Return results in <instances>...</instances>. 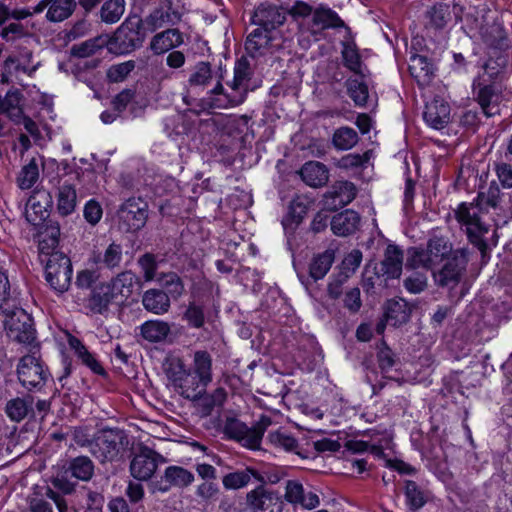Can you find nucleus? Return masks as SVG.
<instances>
[{"label":"nucleus","mask_w":512,"mask_h":512,"mask_svg":"<svg viewBox=\"0 0 512 512\" xmlns=\"http://www.w3.org/2000/svg\"><path fill=\"white\" fill-rule=\"evenodd\" d=\"M24 355L17 366V375L20 383L28 390H40L46 383L49 372L44 367L40 357L34 350Z\"/></svg>","instance_id":"7"},{"label":"nucleus","mask_w":512,"mask_h":512,"mask_svg":"<svg viewBox=\"0 0 512 512\" xmlns=\"http://www.w3.org/2000/svg\"><path fill=\"white\" fill-rule=\"evenodd\" d=\"M360 223V217L357 212L353 210H345L335 215L331 221V230L337 236H348L354 233Z\"/></svg>","instance_id":"24"},{"label":"nucleus","mask_w":512,"mask_h":512,"mask_svg":"<svg viewBox=\"0 0 512 512\" xmlns=\"http://www.w3.org/2000/svg\"><path fill=\"white\" fill-rule=\"evenodd\" d=\"M45 261V280L49 287L57 294L62 295L68 291L73 274L70 258L63 252H52Z\"/></svg>","instance_id":"4"},{"label":"nucleus","mask_w":512,"mask_h":512,"mask_svg":"<svg viewBox=\"0 0 512 512\" xmlns=\"http://www.w3.org/2000/svg\"><path fill=\"white\" fill-rule=\"evenodd\" d=\"M181 20V13L172 5H162L154 9L145 19V23L152 31L165 26H174Z\"/></svg>","instance_id":"20"},{"label":"nucleus","mask_w":512,"mask_h":512,"mask_svg":"<svg viewBox=\"0 0 512 512\" xmlns=\"http://www.w3.org/2000/svg\"><path fill=\"white\" fill-rule=\"evenodd\" d=\"M127 436L119 428H103L92 438L90 453L101 463L113 462L127 444Z\"/></svg>","instance_id":"2"},{"label":"nucleus","mask_w":512,"mask_h":512,"mask_svg":"<svg viewBox=\"0 0 512 512\" xmlns=\"http://www.w3.org/2000/svg\"><path fill=\"white\" fill-rule=\"evenodd\" d=\"M57 211L62 216H67L75 211L77 205V193L75 186L65 180L58 188L56 194Z\"/></svg>","instance_id":"29"},{"label":"nucleus","mask_w":512,"mask_h":512,"mask_svg":"<svg viewBox=\"0 0 512 512\" xmlns=\"http://www.w3.org/2000/svg\"><path fill=\"white\" fill-rule=\"evenodd\" d=\"M286 20V11L279 6L272 4H261L252 16L253 24L265 30H274L281 26Z\"/></svg>","instance_id":"15"},{"label":"nucleus","mask_w":512,"mask_h":512,"mask_svg":"<svg viewBox=\"0 0 512 512\" xmlns=\"http://www.w3.org/2000/svg\"><path fill=\"white\" fill-rule=\"evenodd\" d=\"M469 262V250L467 248L455 249L450 257L445 260L443 266L437 270L433 269L434 282L439 287L453 289L465 275Z\"/></svg>","instance_id":"5"},{"label":"nucleus","mask_w":512,"mask_h":512,"mask_svg":"<svg viewBox=\"0 0 512 512\" xmlns=\"http://www.w3.org/2000/svg\"><path fill=\"white\" fill-rule=\"evenodd\" d=\"M482 35L484 41L492 47H500L505 39V32L499 24L491 25Z\"/></svg>","instance_id":"59"},{"label":"nucleus","mask_w":512,"mask_h":512,"mask_svg":"<svg viewBox=\"0 0 512 512\" xmlns=\"http://www.w3.org/2000/svg\"><path fill=\"white\" fill-rule=\"evenodd\" d=\"M454 252L450 239L443 235L433 234L427 241L426 248L412 247L408 250L406 266L416 269L433 270Z\"/></svg>","instance_id":"1"},{"label":"nucleus","mask_w":512,"mask_h":512,"mask_svg":"<svg viewBox=\"0 0 512 512\" xmlns=\"http://www.w3.org/2000/svg\"><path fill=\"white\" fill-rule=\"evenodd\" d=\"M430 24L437 28H443L451 18L450 8L446 4H436L428 11Z\"/></svg>","instance_id":"52"},{"label":"nucleus","mask_w":512,"mask_h":512,"mask_svg":"<svg viewBox=\"0 0 512 512\" xmlns=\"http://www.w3.org/2000/svg\"><path fill=\"white\" fill-rule=\"evenodd\" d=\"M125 11L124 0H106L100 10L103 22L113 24L118 22Z\"/></svg>","instance_id":"47"},{"label":"nucleus","mask_w":512,"mask_h":512,"mask_svg":"<svg viewBox=\"0 0 512 512\" xmlns=\"http://www.w3.org/2000/svg\"><path fill=\"white\" fill-rule=\"evenodd\" d=\"M404 287L413 294H418L427 287V277L421 273H414L404 280Z\"/></svg>","instance_id":"62"},{"label":"nucleus","mask_w":512,"mask_h":512,"mask_svg":"<svg viewBox=\"0 0 512 512\" xmlns=\"http://www.w3.org/2000/svg\"><path fill=\"white\" fill-rule=\"evenodd\" d=\"M285 499L292 504H299L305 509H314L320 503L316 493H305L303 485L297 481L289 480L285 487Z\"/></svg>","instance_id":"19"},{"label":"nucleus","mask_w":512,"mask_h":512,"mask_svg":"<svg viewBox=\"0 0 512 512\" xmlns=\"http://www.w3.org/2000/svg\"><path fill=\"white\" fill-rule=\"evenodd\" d=\"M477 101L487 117H492L500 113L501 94L495 84L477 85Z\"/></svg>","instance_id":"16"},{"label":"nucleus","mask_w":512,"mask_h":512,"mask_svg":"<svg viewBox=\"0 0 512 512\" xmlns=\"http://www.w3.org/2000/svg\"><path fill=\"white\" fill-rule=\"evenodd\" d=\"M359 141L356 130L343 126L336 129L332 136V143L337 150H349Z\"/></svg>","instance_id":"45"},{"label":"nucleus","mask_w":512,"mask_h":512,"mask_svg":"<svg viewBox=\"0 0 512 512\" xmlns=\"http://www.w3.org/2000/svg\"><path fill=\"white\" fill-rule=\"evenodd\" d=\"M346 88L349 97L356 106H365L369 97L368 87L364 81L358 77L349 78L346 81Z\"/></svg>","instance_id":"46"},{"label":"nucleus","mask_w":512,"mask_h":512,"mask_svg":"<svg viewBox=\"0 0 512 512\" xmlns=\"http://www.w3.org/2000/svg\"><path fill=\"white\" fill-rule=\"evenodd\" d=\"M114 40L123 53L136 49L142 43L138 30L131 27L127 22L122 23L116 30Z\"/></svg>","instance_id":"32"},{"label":"nucleus","mask_w":512,"mask_h":512,"mask_svg":"<svg viewBox=\"0 0 512 512\" xmlns=\"http://www.w3.org/2000/svg\"><path fill=\"white\" fill-rule=\"evenodd\" d=\"M334 260L335 252L332 249L314 255L309 264L310 277L315 281L323 279L329 272Z\"/></svg>","instance_id":"34"},{"label":"nucleus","mask_w":512,"mask_h":512,"mask_svg":"<svg viewBox=\"0 0 512 512\" xmlns=\"http://www.w3.org/2000/svg\"><path fill=\"white\" fill-rule=\"evenodd\" d=\"M252 478L262 484L265 483L264 477L257 470L249 467L226 474L222 483L225 489L237 490L247 486Z\"/></svg>","instance_id":"25"},{"label":"nucleus","mask_w":512,"mask_h":512,"mask_svg":"<svg viewBox=\"0 0 512 512\" xmlns=\"http://www.w3.org/2000/svg\"><path fill=\"white\" fill-rule=\"evenodd\" d=\"M145 281H152L156 277L157 264L154 255L146 253L139 259Z\"/></svg>","instance_id":"63"},{"label":"nucleus","mask_w":512,"mask_h":512,"mask_svg":"<svg viewBox=\"0 0 512 512\" xmlns=\"http://www.w3.org/2000/svg\"><path fill=\"white\" fill-rule=\"evenodd\" d=\"M370 159V153L365 152L363 154L351 153L343 156L340 159L339 165L345 169H353L363 166Z\"/></svg>","instance_id":"60"},{"label":"nucleus","mask_w":512,"mask_h":512,"mask_svg":"<svg viewBox=\"0 0 512 512\" xmlns=\"http://www.w3.org/2000/svg\"><path fill=\"white\" fill-rule=\"evenodd\" d=\"M251 76L252 70L249 61L245 57H241L235 63L234 78L229 84L232 92L226 95L230 106H238L245 101Z\"/></svg>","instance_id":"10"},{"label":"nucleus","mask_w":512,"mask_h":512,"mask_svg":"<svg viewBox=\"0 0 512 512\" xmlns=\"http://www.w3.org/2000/svg\"><path fill=\"white\" fill-rule=\"evenodd\" d=\"M500 202V190L497 186H490L487 192L480 193L477 197L476 205H479L481 210L484 207L496 209Z\"/></svg>","instance_id":"57"},{"label":"nucleus","mask_w":512,"mask_h":512,"mask_svg":"<svg viewBox=\"0 0 512 512\" xmlns=\"http://www.w3.org/2000/svg\"><path fill=\"white\" fill-rule=\"evenodd\" d=\"M68 344L83 365L88 367L95 374L103 375L105 373L104 368L95 355L91 353L78 338L70 337Z\"/></svg>","instance_id":"31"},{"label":"nucleus","mask_w":512,"mask_h":512,"mask_svg":"<svg viewBox=\"0 0 512 512\" xmlns=\"http://www.w3.org/2000/svg\"><path fill=\"white\" fill-rule=\"evenodd\" d=\"M270 425L271 419L267 416H261L253 427H248V432L243 436L240 443L250 449H259L264 432Z\"/></svg>","instance_id":"39"},{"label":"nucleus","mask_w":512,"mask_h":512,"mask_svg":"<svg viewBox=\"0 0 512 512\" xmlns=\"http://www.w3.org/2000/svg\"><path fill=\"white\" fill-rule=\"evenodd\" d=\"M158 281L167 290L169 298L178 299L185 291L181 278L174 272L163 274Z\"/></svg>","instance_id":"50"},{"label":"nucleus","mask_w":512,"mask_h":512,"mask_svg":"<svg viewBox=\"0 0 512 512\" xmlns=\"http://www.w3.org/2000/svg\"><path fill=\"white\" fill-rule=\"evenodd\" d=\"M268 440L275 447L283 448L286 451H293L297 447L296 439L281 430L269 433Z\"/></svg>","instance_id":"54"},{"label":"nucleus","mask_w":512,"mask_h":512,"mask_svg":"<svg viewBox=\"0 0 512 512\" xmlns=\"http://www.w3.org/2000/svg\"><path fill=\"white\" fill-rule=\"evenodd\" d=\"M84 218L91 225H96L102 218V207L96 200H89L84 207Z\"/></svg>","instance_id":"64"},{"label":"nucleus","mask_w":512,"mask_h":512,"mask_svg":"<svg viewBox=\"0 0 512 512\" xmlns=\"http://www.w3.org/2000/svg\"><path fill=\"white\" fill-rule=\"evenodd\" d=\"M123 260V250L120 244L111 243L104 251L94 250L88 262L97 268L113 270L118 268Z\"/></svg>","instance_id":"17"},{"label":"nucleus","mask_w":512,"mask_h":512,"mask_svg":"<svg viewBox=\"0 0 512 512\" xmlns=\"http://www.w3.org/2000/svg\"><path fill=\"white\" fill-rule=\"evenodd\" d=\"M136 283V277L131 271H124L119 273L110 282L106 283L111 292H113L116 300L120 298V301H124L131 296L133 287Z\"/></svg>","instance_id":"30"},{"label":"nucleus","mask_w":512,"mask_h":512,"mask_svg":"<svg viewBox=\"0 0 512 512\" xmlns=\"http://www.w3.org/2000/svg\"><path fill=\"white\" fill-rule=\"evenodd\" d=\"M411 316V308L408 303L403 300H390L387 303L385 318L388 323L393 326H399L409 321Z\"/></svg>","instance_id":"35"},{"label":"nucleus","mask_w":512,"mask_h":512,"mask_svg":"<svg viewBox=\"0 0 512 512\" xmlns=\"http://www.w3.org/2000/svg\"><path fill=\"white\" fill-rule=\"evenodd\" d=\"M142 304L147 311L156 315H162L169 311L170 298L162 290L149 289L143 294Z\"/></svg>","instance_id":"27"},{"label":"nucleus","mask_w":512,"mask_h":512,"mask_svg":"<svg viewBox=\"0 0 512 512\" xmlns=\"http://www.w3.org/2000/svg\"><path fill=\"white\" fill-rule=\"evenodd\" d=\"M409 72L421 87L428 85L433 77L432 65L425 56L418 54H414L410 57Z\"/></svg>","instance_id":"28"},{"label":"nucleus","mask_w":512,"mask_h":512,"mask_svg":"<svg viewBox=\"0 0 512 512\" xmlns=\"http://www.w3.org/2000/svg\"><path fill=\"white\" fill-rule=\"evenodd\" d=\"M135 68L133 61H126L116 65H112L107 72V77L112 82L123 81L131 71Z\"/></svg>","instance_id":"58"},{"label":"nucleus","mask_w":512,"mask_h":512,"mask_svg":"<svg viewBox=\"0 0 512 512\" xmlns=\"http://www.w3.org/2000/svg\"><path fill=\"white\" fill-rule=\"evenodd\" d=\"M95 465L88 456H77L68 462L65 474L76 478L77 480L87 482L94 475Z\"/></svg>","instance_id":"33"},{"label":"nucleus","mask_w":512,"mask_h":512,"mask_svg":"<svg viewBox=\"0 0 512 512\" xmlns=\"http://www.w3.org/2000/svg\"><path fill=\"white\" fill-rule=\"evenodd\" d=\"M5 328L12 341L29 347V351L38 349L33 319L25 310L17 308L7 315Z\"/></svg>","instance_id":"6"},{"label":"nucleus","mask_w":512,"mask_h":512,"mask_svg":"<svg viewBox=\"0 0 512 512\" xmlns=\"http://www.w3.org/2000/svg\"><path fill=\"white\" fill-rule=\"evenodd\" d=\"M166 461L161 454L147 446H142L131 459L130 474L139 481H147L154 475L158 466Z\"/></svg>","instance_id":"9"},{"label":"nucleus","mask_w":512,"mask_h":512,"mask_svg":"<svg viewBox=\"0 0 512 512\" xmlns=\"http://www.w3.org/2000/svg\"><path fill=\"white\" fill-rule=\"evenodd\" d=\"M425 122L434 129H442L450 119V107L441 99H434L425 106L423 113Z\"/></svg>","instance_id":"23"},{"label":"nucleus","mask_w":512,"mask_h":512,"mask_svg":"<svg viewBox=\"0 0 512 512\" xmlns=\"http://www.w3.org/2000/svg\"><path fill=\"white\" fill-rule=\"evenodd\" d=\"M213 79L211 65L208 62H199L191 73L188 82L190 86H206Z\"/></svg>","instance_id":"51"},{"label":"nucleus","mask_w":512,"mask_h":512,"mask_svg":"<svg viewBox=\"0 0 512 512\" xmlns=\"http://www.w3.org/2000/svg\"><path fill=\"white\" fill-rule=\"evenodd\" d=\"M170 332L169 325L160 320H150L142 324L141 334L150 342H159L166 338Z\"/></svg>","instance_id":"44"},{"label":"nucleus","mask_w":512,"mask_h":512,"mask_svg":"<svg viewBox=\"0 0 512 512\" xmlns=\"http://www.w3.org/2000/svg\"><path fill=\"white\" fill-rule=\"evenodd\" d=\"M312 22L315 26L322 30L344 27V22L339 17V15L324 5H320L314 10Z\"/></svg>","instance_id":"37"},{"label":"nucleus","mask_w":512,"mask_h":512,"mask_svg":"<svg viewBox=\"0 0 512 512\" xmlns=\"http://www.w3.org/2000/svg\"><path fill=\"white\" fill-rule=\"evenodd\" d=\"M362 257V252L359 249H353L349 252L341 263V274L349 278L359 268Z\"/></svg>","instance_id":"56"},{"label":"nucleus","mask_w":512,"mask_h":512,"mask_svg":"<svg viewBox=\"0 0 512 512\" xmlns=\"http://www.w3.org/2000/svg\"><path fill=\"white\" fill-rule=\"evenodd\" d=\"M120 227L127 232L138 231L146 224L148 204L140 198H129L117 212Z\"/></svg>","instance_id":"8"},{"label":"nucleus","mask_w":512,"mask_h":512,"mask_svg":"<svg viewBox=\"0 0 512 512\" xmlns=\"http://www.w3.org/2000/svg\"><path fill=\"white\" fill-rule=\"evenodd\" d=\"M224 430L230 438L240 442L243 436L248 432V426L237 419H228Z\"/></svg>","instance_id":"61"},{"label":"nucleus","mask_w":512,"mask_h":512,"mask_svg":"<svg viewBox=\"0 0 512 512\" xmlns=\"http://www.w3.org/2000/svg\"><path fill=\"white\" fill-rule=\"evenodd\" d=\"M32 411V399L14 398L6 403L5 412L9 419L14 422L22 421Z\"/></svg>","instance_id":"43"},{"label":"nucleus","mask_w":512,"mask_h":512,"mask_svg":"<svg viewBox=\"0 0 512 512\" xmlns=\"http://www.w3.org/2000/svg\"><path fill=\"white\" fill-rule=\"evenodd\" d=\"M278 495L261 485L246 494V507L250 512H281Z\"/></svg>","instance_id":"12"},{"label":"nucleus","mask_w":512,"mask_h":512,"mask_svg":"<svg viewBox=\"0 0 512 512\" xmlns=\"http://www.w3.org/2000/svg\"><path fill=\"white\" fill-rule=\"evenodd\" d=\"M356 196V188L353 183L345 181L336 183L332 191L328 193L327 199L333 200L332 206H345L349 204Z\"/></svg>","instance_id":"40"},{"label":"nucleus","mask_w":512,"mask_h":512,"mask_svg":"<svg viewBox=\"0 0 512 512\" xmlns=\"http://www.w3.org/2000/svg\"><path fill=\"white\" fill-rule=\"evenodd\" d=\"M403 267V251L402 249L394 244H389L383 255V260L380 262L379 268H375V279L376 281H384L388 279L399 278L402 273Z\"/></svg>","instance_id":"13"},{"label":"nucleus","mask_w":512,"mask_h":512,"mask_svg":"<svg viewBox=\"0 0 512 512\" xmlns=\"http://www.w3.org/2000/svg\"><path fill=\"white\" fill-rule=\"evenodd\" d=\"M166 375L168 379L171 381L174 387L189 373L186 370L184 363L182 360L178 358L171 359L168 361L166 368Z\"/></svg>","instance_id":"53"},{"label":"nucleus","mask_w":512,"mask_h":512,"mask_svg":"<svg viewBox=\"0 0 512 512\" xmlns=\"http://www.w3.org/2000/svg\"><path fill=\"white\" fill-rule=\"evenodd\" d=\"M480 214L481 208L473 202H463L455 210V218L462 227H465L470 242L484 253L487 244L483 236L488 233L489 227L481 221Z\"/></svg>","instance_id":"3"},{"label":"nucleus","mask_w":512,"mask_h":512,"mask_svg":"<svg viewBox=\"0 0 512 512\" xmlns=\"http://www.w3.org/2000/svg\"><path fill=\"white\" fill-rule=\"evenodd\" d=\"M39 178V163L36 158H32L26 164L18 176V185L21 189H30Z\"/></svg>","instance_id":"48"},{"label":"nucleus","mask_w":512,"mask_h":512,"mask_svg":"<svg viewBox=\"0 0 512 512\" xmlns=\"http://www.w3.org/2000/svg\"><path fill=\"white\" fill-rule=\"evenodd\" d=\"M184 318L190 326L201 328L205 323L203 306L196 302H190L184 313Z\"/></svg>","instance_id":"55"},{"label":"nucleus","mask_w":512,"mask_h":512,"mask_svg":"<svg viewBox=\"0 0 512 512\" xmlns=\"http://www.w3.org/2000/svg\"><path fill=\"white\" fill-rule=\"evenodd\" d=\"M194 474L188 469L171 465L164 470V474L152 483L153 491L166 493L172 487L184 489L194 482Z\"/></svg>","instance_id":"11"},{"label":"nucleus","mask_w":512,"mask_h":512,"mask_svg":"<svg viewBox=\"0 0 512 512\" xmlns=\"http://www.w3.org/2000/svg\"><path fill=\"white\" fill-rule=\"evenodd\" d=\"M117 301L106 283L95 286L86 301V308L93 314H105L109 310V306Z\"/></svg>","instance_id":"21"},{"label":"nucleus","mask_w":512,"mask_h":512,"mask_svg":"<svg viewBox=\"0 0 512 512\" xmlns=\"http://www.w3.org/2000/svg\"><path fill=\"white\" fill-rule=\"evenodd\" d=\"M207 386L208 384H203L195 374L189 371L175 388L184 398L196 400L205 392Z\"/></svg>","instance_id":"38"},{"label":"nucleus","mask_w":512,"mask_h":512,"mask_svg":"<svg viewBox=\"0 0 512 512\" xmlns=\"http://www.w3.org/2000/svg\"><path fill=\"white\" fill-rule=\"evenodd\" d=\"M50 202L51 198L45 192L32 195L26 204L25 216L27 221L35 226L43 222L49 215L47 208Z\"/></svg>","instance_id":"22"},{"label":"nucleus","mask_w":512,"mask_h":512,"mask_svg":"<svg viewBox=\"0 0 512 512\" xmlns=\"http://www.w3.org/2000/svg\"><path fill=\"white\" fill-rule=\"evenodd\" d=\"M40 65L41 62L35 59L33 52L26 47H22L18 49L16 54L7 57L4 61V70L9 74L21 72L31 77Z\"/></svg>","instance_id":"14"},{"label":"nucleus","mask_w":512,"mask_h":512,"mask_svg":"<svg viewBox=\"0 0 512 512\" xmlns=\"http://www.w3.org/2000/svg\"><path fill=\"white\" fill-rule=\"evenodd\" d=\"M184 43V35L176 28H169L155 34L150 41V49L154 54H164Z\"/></svg>","instance_id":"18"},{"label":"nucleus","mask_w":512,"mask_h":512,"mask_svg":"<svg viewBox=\"0 0 512 512\" xmlns=\"http://www.w3.org/2000/svg\"><path fill=\"white\" fill-rule=\"evenodd\" d=\"M341 54L344 66L362 78L364 76L363 64L355 43L343 42Z\"/></svg>","instance_id":"42"},{"label":"nucleus","mask_w":512,"mask_h":512,"mask_svg":"<svg viewBox=\"0 0 512 512\" xmlns=\"http://www.w3.org/2000/svg\"><path fill=\"white\" fill-rule=\"evenodd\" d=\"M270 31L271 30H265L260 26L252 31L245 42L247 52L252 55L257 53L262 54L263 50L268 47L271 41Z\"/></svg>","instance_id":"41"},{"label":"nucleus","mask_w":512,"mask_h":512,"mask_svg":"<svg viewBox=\"0 0 512 512\" xmlns=\"http://www.w3.org/2000/svg\"><path fill=\"white\" fill-rule=\"evenodd\" d=\"M406 503L412 510L422 508L426 503V496L420 487L411 480L405 481Z\"/></svg>","instance_id":"49"},{"label":"nucleus","mask_w":512,"mask_h":512,"mask_svg":"<svg viewBox=\"0 0 512 512\" xmlns=\"http://www.w3.org/2000/svg\"><path fill=\"white\" fill-rule=\"evenodd\" d=\"M203 384L212 381V356L205 350H198L193 355L192 371Z\"/></svg>","instance_id":"36"},{"label":"nucleus","mask_w":512,"mask_h":512,"mask_svg":"<svg viewBox=\"0 0 512 512\" xmlns=\"http://www.w3.org/2000/svg\"><path fill=\"white\" fill-rule=\"evenodd\" d=\"M302 180L311 187L324 186L329 179L327 167L316 161H309L300 170Z\"/></svg>","instance_id":"26"}]
</instances>
